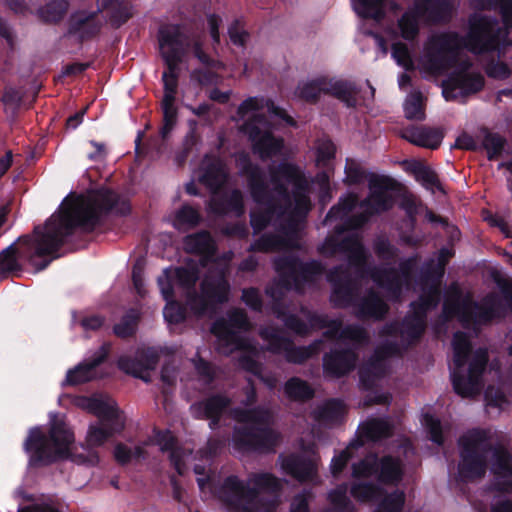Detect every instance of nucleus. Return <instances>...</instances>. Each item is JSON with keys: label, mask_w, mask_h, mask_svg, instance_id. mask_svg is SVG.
Listing matches in <instances>:
<instances>
[{"label": "nucleus", "mask_w": 512, "mask_h": 512, "mask_svg": "<svg viewBox=\"0 0 512 512\" xmlns=\"http://www.w3.org/2000/svg\"><path fill=\"white\" fill-rule=\"evenodd\" d=\"M130 212L129 201L105 187L89 196L64 201L58 214H53L43 226H35L32 235H22L17 242L0 251V282L11 273L21 271L19 254L37 271L45 270L61 256L60 249L70 244L77 232H93L101 224L102 218L110 213L126 216Z\"/></svg>", "instance_id": "obj_1"}, {"label": "nucleus", "mask_w": 512, "mask_h": 512, "mask_svg": "<svg viewBox=\"0 0 512 512\" xmlns=\"http://www.w3.org/2000/svg\"><path fill=\"white\" fill-rule=\"evenodd\" d=\"M490 440V431L483 428H473L459 438V477L465 482L483 478L488 468L487 457L491 453L493 489L497 492L512 493V454L505 446L494 445Z\"/></svg>", "instance_id": "obj_2"}, {"label": "nucleus", "mask_w": 512, "mask_h": 512, "mask_svg": "<svg viewBox=\"0 0 512 512\" xmlns=\"http://www.w3.org/2000/svg\"><path fill=\"white\" fill-rule=\"evenodd\" d=\"M241 404L247 408L232 409L233 418L243 425L235 426L232 433L233 448L242 453H271L279 445L281 436L269 426L271 414L268 409L256 406L257 390L254 381L247 379L242 389Z\"/></svg>", "instance_id": "obj_3"}, {"label": "nucleus", "mask_w": 512, "mask_h": 512, "mask_svg": "<svg viewBox=\"0 0 512 512\" xmlns=\"http://www.w3.org/2000/svg\"><path fill=\"white\" fill-rule=\"evenodd\" d=\"M269 177L273 185L270 188L272 194L288 211L287 227L290 231H296L311 210L306 176L298 165L283 161L269 167Z\"/></svg>", "instance_id": "obj_4"}, {"label": "nucleus", "mask_w": 512, "mask_h": 512, "mask_svg": "<svg viewBox=\"0 0 512 512\" xmlns=\"http://www.w3.org/2000/svg\"><path fill=\"white\" fill-rule=\"evenodd\" d=\"M74 433L62 420H54L46 434L40 427L29 430L23 448L29 455V465L44 467L71 457Z\"/></svg>", "instance_id": "obj_5"}, {"label": "nucleus", "mask_w": 512, "mask_h": 512, "mask_svg": "<svg viewBox=\"0 0 512 512\" xmlns=\"http://www.w3.org/2000/svg\"><path fill=\"white\" fill-rule=\"evenodd\" d=\"M239 175L246 178L247 186L253 201L263 206V210L250 212V225L255 234L263 231L275 215L286 213V207L272 194L266 181L263 169L254 163L250 156L242 152L236 158Z\"/></svg>", "instance_id": "obj_6"}, {"label": "nucleus", "mask_w": 512, "mask_h": 512, "mask_svg": "<svg viewBox=\"0 0 512 512\" xmlns=\"http://www.w3.org/2000/svg\"><path fill=\"white\" fill-rule=\"evenodd\" d=\"M464 48L475 55L501 53L512 46L508 31L496 16L473 12L467 19V31L460 35Z\"/></svg>", "instance_id": "obj_7"}, {"label": "nucleus", "mask_w": 512, "mask_h": 512, "mask_svg": "<svg viewBox=\"0 0 512 512\" xmlns=\"http://www.w3.org/2000/svg\"><path fill=\"white\" fill-rule=\"evenodd\" d=\"M465 49L456 31H444L430 36L425 44V66L440 75L456 66L461 50Z\"/></svg>", "instance_id": "obj_8"}, {"label": "nucleus", "mask_w": 512, "mask_h": 512, "mask_svg": "<svg viewBox=\"0 0 512 512\" xmlns=\"http://www.w3.org/2000/svg\"><path fill=\"white\" fill-rule=\"evenodd\" d=\"M456 293L457 299L454 301L446 300L443 304V313L448 318L460 315L463 320L487 324L495 319H502L507 314L506 306L495 293L487 294L482 299L481 304L473 302L470 299L461 301L460 291L457 290Z\"/></svg>", "instance_id": "obj_9"}, {"label": "nucleus", "mask_w": 512, "mask_h": 512, "mask_svg": "<svg viewBox=\"0 0 512 512\" xmlns=\"http://www.w3.org/2000/svg\"><path fill=\"white\" fill-rule=\"evenodd\" d=\"M160 55L166 66L162 78H179L180 65L190 51L191 38L179 24L163 26L158 31Z\"/></svg>", "instance_id": "obj_10"}, {"label": "nucleus", "mask_w": 512, "mask_h": 512, "mask_svg": "<svg viewBox=\"0 0 512 512\" xmlns=\"http://www.w3.org/2000/svg\"><path fill=\"white\" fill-rule=\"evenodd\" d=\"M273 129V123L263 113L253 114L239 128L250 141L253 153L257 154L261 160L277 156L284 147V140L276 137Z\"/></svg>", "instance_id": "obj_11"}, {"label": "nucleus", "mask_w": 512, "mask_h": 512, "mask_svg": "<svg viewBox=\"0 0 512 512\" xmlns=\"http://www.w3.org/2000/svg\"><path fill=\"white\" fill-rule=\"evenodd\" d=\"M274 268L279 274L280 283L286 289H301L323 273V266L317 260L303 262L298 256L285 255L274 260Z\"/></svg>", "instance_id": "obj_12"}, {"label": "nucleus", "mask_w": 512, "mask_h": 512, "mask_svg": "<svg viewBox=\"0 0 512 512\" xmlns=\"http://www.w3.org/2000/svg\"><path fill=\"white\" fill-rule=\"evenodd\" d=\"M418 261V255H413L400 261L398 268H375L373 269V282L384 289L392 300H398L401 297L403 286L410 285Z\"/></svg>", "instance_id": "obj_13"}, {"label": "nucleus", "mask_w": 512, "mask_h": 512, "mask_svg": "<svg viewBox=\"0 0 512 512\" xmlns=\"http://www.w3.org/2000/svg\"><path fill=\"white\" fill-rule=\"evenodd\" d=\"M489 355L485 348H478L468 366V375L463 372H451V382L454 392L463 397L469 398L479 394L482 388V376L486 370Z\"/></svg>", "instance_id": "obj_14"}, {"label": "nucleus", "mask_w": 512, "mask_h": 512, "mask_svg": "<svg viewBox=\"0 0 512 512\" xmlns=\"http://www.w3.org/2000/svg\"><path fill=\"white\" fill-rule=\"evenodd\" d=\"M469 67L470 63L466 62L442 81V95L446 101H455L459 97L465 98L482 91L485 86L484 76L479 72L468 71Z\"/></svg>", "instance_id": "obj_15"}, {"label": "nucleus", "mask_w": 512, "mask_h": 512, "mask_svg": "<svg viewBox=\"0 0 512 512\" xmlns=\"http://www.w3.org/2000/svg\"><path fill=\"white\" fill-rule=\"evenodd\" d=\"M101 9H79L70 14L66 23L64 37L84 44L98 37L103 28Z\"/></svg>", "instance_id": "obj_16"}, {"label": "nucleus", "mask_w": 512, "mask_h": 512, "mask_svg": "<svg viewBox=\"0 0 512 512\" xmlns=\"http://www.w3.org/2000/svg\"><path fill=\"white\" fill-rule=\"evenodd\" d=\"M327 279L332 285L330 301L335 308L353 306L358 297V286L351 275L341 265L331 268Z\"/></svg>", "instance_id": "obj_17"}, {"label": "nucleus", "mask_w": 512, "mask_h": 512, "mask_svg": "<svg viewBox=\"0 0 512 512\" xmlns=\"http://www.w3.org/2000/svg\"><path fill=\"white\" fill-rule=\"evenodd\" d=\"M392 181L388 176L371 174L369 178L371 193L361 201L360 207L367 209L370 215H377L390 210L394 201L386 191L391 188Z\"/></svg>", "instance_id": "obj_18"}, {"label": "nucleus", "mask_w": 512, "mask_h": 512, "mask_svg": "<svg viewBox=\"0 0 512 512\" xmlns=\"http://www.w3.org/2000/svg\"><path fill=\"white\" fill-rule=\"evenodd\" d=\"M159 353L154 348L138 350L134 357L121 356L117 361L118 368L126 374L149 382L146 372L154 370L159 362Z\"/></svg>", "instance_id": "obj_19"}, {"label": "nucleus", "mask_w": 512, "mask_h": 512, "mask_svg": "<svg viewBox=\"0 0 512 512\" xmlns=\"http://www.w3.org/2000/svg\"><path fill=\"white\" fill-rule=\"evenodd\" d=\"M220 498L229 507L240 509L258 498V491L245 484L237 476L226 477L220 488Z\"/></svg>", "instance_id": "obj_20"}, {"label": "nucleus", "mask_w": 512, "mask_h": 512, "mask_svg": "<svg viewBox=\"0 0 512 512\" xmlns=\"http://www.w3.org/2000/svg\"><path fill=\"white\" fill-rule=\"evenodd\" d=\"M111 349V342H104L90 359L68 370L65 384L75 386L94 380L96 369L108 359Z\"/></svg>", "instance_id": "obj_21"}, {"label": "nucleus", "mask_w": 512, "mask_h": 512, "mask_svg": "<svg viewBox=\"0 0 512 512\" xmlns=\"http://www.w3.org/2000/svg\"><path fill=\"white\" fill-rule=\"evenodd\" d=\"M358 361V354L351 348H334L323 356V370L327 376L341 378L351 373Z\"/></svg>", "instance_id": "obj_22"}, {"label": "nucleus", "mask_w": 512, "mask_h": 512, "mask_svg": "<svg viewBox=\"0 0 512 512\" xmlns=\"http://www.w3.org/2000/svg\"><path fill=\"white\" fill-rule=\"evenodd\" d=\"M183 249L187 254L200 257V264L205 267L215 262L217 245L211 233L207 230L188 234L183 238Z\"/></svg>", "instance_id": "obj_23"}, {"label": "nucleus", "mask_w": 512, "mask_h": 512, "mask_svg": "<svg viewBox=\"0 0 512 512\" xmlns=\"http://www.w3.org/2000/svg\"><path fill=\"white\" fill-rule=\"evenodd\" d=\"M233 328L249 331L251 323L246 311L242 308H233L227 312V319L216 320L211 328V331L219 339L227 342H235L237 334Z\"/></svg>", "instance_id": "obj_24"}, {"label": "nucleus", "mask_w": 512, "mask_h": 512, "mask_svg": "<svg viewBox=\"0 0 512 512\" xmlns=\"http://www.w3.org/2000/svg\"><path fill=\"white\" fill-rule=\"evenodd\" d=\"M355 316L360 320H383L388 311L389 306L374 289L370 288L365 295L360 297L354 303Z\"/></svg>", "instance_id": "obj_25"}, {"label": "nucleus", "mask_w": 512, "mask_h": 512, "mask_svg": "<svg viewBox=\"0 0 512 512\" xmlns=\"http://www.w3.org/2000/svg\"><path fill=\"white\" fill-rule=\"evenodd\" d=\"M281 467L286 474L299 482L311 481L317 472L314 459L294 453L282 458Z\"/></svg>", "instance_id": "obj_26"}, {"label": "nucleus", "mask_w": 512, "mask_h": 512, "mask_svg": "<svg viewBox=\"0 0 512 512\" xmlns=\"http://www.w3.org/2000/svg\"><path fill=\"white\" fill-rule=\"evenodd\" d=\"M392 434L393 426L389 421L383 418H372L360 425L359 436L351 442V447L358 449L362 447L366 441L377 442L391 437Z\"/></svg>", "instance_id": "obj_27"}, {"label": "nucleus", "mask_w": 512, "mask_h": 512, "mask_svg": "<svg viewBox=\"0 0 512 512\" xmlns=\"http://www.w3.org/2000/svg\"><path fill=\"white\" fill-rule=\"evenodd\" d=\"M422 19L431 25H446L455 13V2H415Z\"/></svg>", "instance_id": "obj_28"}, {"label": "nucleus", "mask_w": 512, "mask_h": 512, "mask_svg": "<svg viewBox=\"0 0 512 512\" xmlns=\"http://www.w3.org/2000/svg\"><path fill=\"white\" fill-rule=\"evenodd\" d=\"M343 254H347L349 264L362 278L370 277L373 280V269L378 267L369 263L370 255L357 234H351V242Z\"/></svg>", "instance_id": "obj_29"}, {"label": "nucleus", "mask_w": 512, "mask_h": 512, "mask_svg": "<svg viewBox=\"0 0 512 512\" xmlns=\"http://www.w3.org/2000/svg\"><path fill=\"white\" fill-rule=\"evenodd\" d=\"M267 108L268 112L281 120H283L288 126L296 127V120L290 116L285 109L277 106L272 99L265 100L258 97H248L237 108V115L240 118H244L249 112L260 111L263 108Z\"/></svg>", "instance_id": "obj_30"}, {"label": "nucleus", "mask_w": 512, "mask_h": 512, "mask_svg": "<svg viewBox=\"0 0 512 512\" xmlns=\"http://www.w3.org/2000/svg\"><path fill=\"white\" fill-rule=\"evenodd\" d=\"M201 292L213 305L224 304L229 300L230 283L224 273L219 272L215 276L206 277L200 285Z\"/></svg>", "instance_id": "obj_31"}, {"label": "nucleus", "mask_w": 512, "mask_h": 512, "mask_svg": "<svg viewBox=\"0 0 512 512\" xmlns=\"http://www.w3.org/2000/svg\"><path fill=\"white\" fill-rule=\"evenodd\" d=\"M402 137L416 146L434 150L440 146L444 135L436 128L409 126L403 130Z\"/></svg>", "instance_id": "obj_32"}, {"label": "nucleus", "mask_w": 512, "mask_h": 512, "mask_svg": "<svg viewBox=\"0 0 512 512\" xmlns=\"http://www.w3.org/2000/svg\"><path fill=\"white\" fill-rule=\"evenodd\" d=\"M156 441L162 452L169 453L170 464L177 474L183 476L187 471V467L184 461V451L177 445L176 437L172 435L170 430H159L156 433Z\"/></svg>", "instance_id": "obj_33"}, {"label": "nucleus", "mask_w": 512, "mask_h": 512, "mask_svg": "<svg viewBox=\"0 0 512 512\" xmlns=\"http://www.w3.org/2000/svg\"><path fill=\"white\" fill-rule=\"evenodd\" d=\"M231 405V399L221 393L212 394L191 405L194 417L223 416Z\"/></svg>", "instance_id": "obj_34"}, {"label": "nucleus", "mask_w": 512, "mask_h": 512, "mask_svg": "<svg viewBox=\"0 0 512 512\" xmlns=\"http://www.w3.org/2000/svg\"><path fill=\"white\" fill-rule=\"evenodd\" d=\"M346 231H348V226L344 224L336 225L332 234H329L323 243L318 246V253L325 258H332L337 254H343L351 242V234L340 238Z\"/></svg>", "instance_id": "obj_35"}, {"label": "nucleus", "mask_w": 512, "mask_h": 512, "mask_svg": "<svg viewBox=\"0 0 512 512\" xmlns=\"http://www.w3.org/2000/svg\"><path fill=\"white\" fill-rule=\"evenodd\" d=\"M97 9L105 13L106 22L114 29L120 28L134 15L132 2H100Z\"/></svg>", "instance_id": "obj_36"}, {"label": "nucleus", "mask_w": 512, "mask_h": 512, "mask_svg": "<svg viewBox=\"0 0 512 512\" xmlns=\"http://www.w3.org/2000/svg\"><path fill=\"white\" fill-rule=\"evenodd\" d=\"M376 478L379 483L384 485H398L403 478L400 459L392 455L378 457Z\"/></svg>", "instance_id": "obj_37"}, {"label": "nucleus", "mask_w": 512, "mask_h": 512, "mask_svg": "<svg viewBox=\"0 0 512 512\" xmlns=\"http://www.w3.org/2000/svg\"><path fill=\"white\" fill-rule=\"evenodd\" d=\"M204 221L199 207L183 203L172 215V226L180 231L187 232L200 226Z\"/></svg>", "instance_id": "obj_38"}, {"label": "nucleus", "mask_w": 512, "mask_h": 512, "mask_svg": "<svg viewBox=\"0 0 512 512\" xmlns=\"http://www.w3.org/2000/svg\"><path fill=\"white\" fill-rule=\"evenodd\" d=\"M326 95H330L343 102L348 108L357 106V95L360 92L355 82L349 80H335L328 77Z\"/></svg>", "instance_id": "obj_39"}, {"label": "nucleus", "mask_w": 512, "mask_h": 512, "mask_svg": "<svg viewBox=\"0 0 512 512\" xmlns=\"http://www.w3.org/2000/svg\"><path fill=\"white\" fill-rule=\"evenodd\" d=\"M406 171L414 176L415 180L422 184V186L434 192V190H438L439 192L446 194V191L439 180L438 174L428 165L420 162V161H412L408 163Z\"/></svg>", "instance_id": "obj_40"}, {"label": "nucleus", "mask_w": 512, "mask_h": 512, "mask_svg": "<svg viewBox=\"0 0 512 512\" xmlns=\"http://www.w3.org/2000/svg\"><path fill=\"white\" fill-rule=\"evenodd\" d=\"M227 178L228 174L224 163L218 158H213L205 164L199 181L210 189L212 193L216 194L226 183Z\"/></svg>", "instance_id": "obj_41"}, {"label": "nucleus", "mask_w": 512, "mask_h": 512, "mask_svg": "<svg viewBox=\"0 0 512 512\" xmlns=\"http://www.w3.org/2000/svg\"><path fill=\"white\" fill-rule=\"evenodd\" d=\"M211 211L217 215H227L234 212L241 215L244 212L243 195L240 190L234 189L229 194L213 197L209 202Z\"/></svg>", "instance_id": "obj_42"}, {"label": "nucleus", "mask_w": 512, "mask_h": 512, "mask_svg": "<svg viewBox=\"0 0 512 512\" xmlns=\"http://www.w3.org/2000/svg\"><path fill=\"white\" fill-rule=\"evenodd\" d=\"M306 318L311 328L327 330L323 332V337L329 340H340L339 334L343 327V321L339 318L331 319L326 314L308 311Z\"/></svg>", "instance_id": "obj_43"}, {"label": "nucleus", "mask_w": 512, "mask_h": 512, "mask_svg": "<svg viewBox=\"0 0 512 512\" xmlns=\"http://www.w3.org/2000/svg\"><path fill=\"white\" fill-rule=\"evenodd\" d=\"M328 77L319 76L310 81L299 83L296 88V96L309 104H316L321 94H326Z\"/></svg>", "instance_id": "obj_44"}, {"label": "nucleus", "mask_w": 512, "mask_h": 512, "mask_svg": "<svg viewBox=\"0 0 512 512\" xmlns=\"http://www.w3.org/2000/svg\"><path fill=\"white\" fill-rule=\"evenodd\" d=\"M260 338L267 343L266 350L272 354H284L291 343L289 337L282 335V330L277 326H264L259 330Z\"/></svg>", "instance_id": "obj_45"}, {"label": "nucleus", "mask_w": 512, "mask_h": 512, "mask_svg": "<svg viewBox=\"0 0 512 512\" xmlns=\"http://www.w3.org/2000/svg\"><path fill=\"white\" fill-rule=\"evenodd\" d=\"M388 2H352L353 11L362 19L374 20L380 23L386 16V4ZM392 8L398 7V2H390Z\"/></svg>", "instance_id": "obj_46"}, {"label": "nucleus", "mask_w": 512, "mask_h": 512, "mask_svg": "<svg viewBox=\"0 0 512 512\" xmlns=\"http://www.w3.org/2000/svg\"><path fill=\"white\" fill-rule=\"evenodd\" d=\"M385 373L386 369L383 361L372 358L359 370L360 384L365 390H371L377 380L385 376Z\"/></svg>", "instance_id": "obj_47"}, {"label": "nucleus", "mask_w": 512, "mask_h": 512, "mask_svg": "<svg viewBox=\"0 0 512 512\" xmlns=\"http://www.w3.org/2000/svg\"><path fill=\"white\" fill-rule=\"evenodd\" d=\"M141 321V312L137 308H129L121 317L119 323L113 326V333L121 339L131 338L136 335Z\"/></svg>", "instance_id": "obj_48"}, {"label": "nucleus", "mask_w": 512, "mask_h": 512, "mask_svg": "<svg viewBox=\"0 0 512 512\" xmlns=\"http://www.w3.org/2000/svg\"><path fill=\"white\" fill-rule=\"evenodd\" d=\"M287 246L288 241L284 236L275 233H265L250 245L249 251L272 253L279 252Z\"/></svg>", "instance_id": "obj_49"}, {"label": "nucleus", "mask_w": 512, "mask_h": 512, "mask_svg": "<svg viewBox=\"0 0 512 512\" xmlns=\"http://www.w3.org/2000/svg\"><path fill=\"white\" fill-rule=\"evenodd\" d=\"M351 496L362 503L379 501L385 494V490L372 482L353 483L350 487Z\"/></svg>", "instance_id": "obj_50"}, {"label": "nucleus", "mask_w": 512, "mask_h": 512, "mask_svg": "<svg viewBox=\"0 0 512 512\" xmlns=\"http://www.w3.org/2000/svg\"><path fill=\"white\" fill-rule=\"evenodd\" d=\"M90 408L108 426H115V430H123L124 423L121 421L117 408L100 399H92Z\"/></svg>", "instance_id": "obj_51"}, {"label": "nucleus", "mask_w": 512, "mask_h": 512, "mask_svg": "<svg viewBox=\"0 0 512 512\" xmlns=\"http://www.w3.org/2000/svg\"><path fill=\"white\" fill-rule=\"evenodd\" d=\"M284 392L290 400L298 402H307L315 395L314 389L308 382L298 377H291L286 381Z\"/></svg>", "instance_id": "obj_52"}, {"label": "nucleus", "mask_w": 512, "mask_h": 512, "mask_svg": "<svg viewBox=\"0 0 512 512\" xmlns=\"http://www.w3.org/2000/svg\"><path fill=\"white\" fill-rule=\"evenodd\" d=\"M344 415V403L339 399H330L318 409L316 419L325 424H340Z\"/></svg>", "instance_id": "obj_53"}, {"label": "nucleus", "mask_w": 512, "mask_h": 512, "mask_svg": "<svg viewBox=\"0 0 512 512\" xmlns=\"http://www.w3.org/2000/svg\"><path fill=\"white\" fill-rule=\"evenodd\" d=\"M400 17L398 20V28L401 36L408 41L414 40L419 34V19L422 15L418 12L417 4Z\"/></svg>", "instance_id": "obj_54"}, {"label": "nucleus", "mask_w": 512, "mask_h": 512, "mask_svg": "<svg viewBox=\"0 0 512 512\" xmlns=\"http://www.w3.org/2000/svg\"><path fill=\"white\" fill-rule=\"evenodd\" d=\"M69 2H46L37 10L39 20L46 24H56L66 15Z\"/></svg>", "instance_id": "obj_55"}, {"label": "nucleus", "mask_w": 512, "mask_h": 512, "mask_svg": "<svg viewBox=\"0 0 512 512\" xmlns=\"http://www.w3.org/2000/svg\"><path fill=\"white\" fill-rule=\"evenodd\" d=\"M484 135L482 140V146L487 152L488 160H496L501 156L507 140L499 133L491 132L488 129H483Z\"/></svg>", "instance_id": "obj_56"}, {"label": "nucleus", "mask_w": 512, "mask_h": 512, "mask_svg": "<svg viewBox=\"0 0 512 512\" xmlns=\"http://www.w3.org/2000/svg\"><path fill=\"white\" fill-rule=\"evenodd\" d=\"M373 251L379 260L385 263L394 262L400 253L398 247L384 235H379L373 240Z\"/></svg>", "instance_id": "obj_57"}, {"label": "nucleus", "mask_w": 512, "mask_h": 512, "mask_svg": "<svg viewBox=\"0 0 512 512\" xmlns=\"http://www.w3.org/2000/svg\"><path fill=\"white\" fill-rule=\"evenodd\" d=\"M378 455L369 453L358 462L352 464V477L355 479L376 476Z\"/></svg>", "instance_id": "obj_58"}, {"label": "nucleus", "mask_w": 512, "mask_h": 512, "mask_svg": "<svg viewBox=\"0 0 512 512\" xmlns=\"http://www.w3.org/2000/svg\"><path fill=\"white\" fill-rule=\"evenodd\" d=\"M249 481L254 485L252 488L257 489L258 494L261 491L277 493L282 488L279 479L273 474L267 472L254 473L249 478Z\"/></svg>", "instance_id": "obj_59"}, {"label": "nucleus", "mask_w": 512, "mask_h": 512, "mask_svg": "<svg viewBox=\"0 0 512 512\" xmlns=\"http://www.w3.org/2000/svg\"><path fill=\"white\" fill-rule=\"evenodd\" d=\"M405 504V493L401 490H395L386 493L379 500L374 512H402Z\"/></svg>", "instance_id": "obj_60"}, {"label": "nucleus", "mask_w": 512, "mask_h": 512, "mask_svg": "<svg viewBox=\"0 0 512 512\" xmlns=\"http://www.w3.org/2000/svg\"><path fill=\"white\" fill-rule=\"evenodd\" d=\"M404 112L407 119L419 121L425 119L423 96L421 92L410 94L404 104Z\"/></svg>", "instance_id": "obj_61"}, {"label": "nucleus", "mask_w": 512, "mask_h": 512, "mask_svg": "<svg viewBox=\"0 0 512 512\" xmlns=\"http://www.w3.org/2000/svg\"><path fill=\"white\" fill-rule=\"evenodd\" d=\"M474 8L485 10L491 8H498L502 19V27H505L509 32L512 29V2H474Z\"/></svg>", "instance_id": "obj_62"}, {"label": "nucleus", "mask_w": 512, "mask_h": 512, "mask_svg": "<svg viewBox=\"0 0 512 512\" xmlns=\"http://www.w3.org/2000/svg\"><path fill=\"white\" fill-rule=\"evenodd\" d=\"M108 424L104 423L102 426H90L87 434V443L92 447H99L104 444L114 433L121 430H115V426L106 427Z\"/></svg>", "instance_id": "obj_63"}, {"label": "nucleus", "mask_w": 512, "mask_h": 512, "mask_svg": "<svg viewBox=\"0 0 512 512\" xmlns=\"http://www.w3.org/2000/svg\"><path fill=\"white\" fill-rule=\"evenodd\" d=\"M426 326L427 324L425 322L417 320L411 315H407L402 321V334L411 342H415L421 339L425 333Z\"/></svg>", "instance_id": "obj_64"}]
</instances>
